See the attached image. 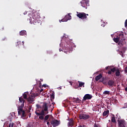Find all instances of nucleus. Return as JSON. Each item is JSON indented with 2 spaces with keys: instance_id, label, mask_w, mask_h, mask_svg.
Here are the masks:
<instances>
[{
  "instance_id": "obj_1",
  "label": "nucleus",
  "mask_w": 127,
  "mask_h": 127,
  "mask_svg": "<svg viewBox=\"0 0 127 127\" xmlns=\"http://www.w3.org/2000/svg\"><path fill=\"white\" fill-rule=\"evenodd\" d=\"M42 108L43 109L41 113H38L36 111L35 112V114L37 116H40L39 117V119L41 121L44 120V116L47 115L49 113V112H48V106H47V103H44Z\"/></svg>"
},
{
  "instance_id": "obj_2",
  "label": "nucleus",
  "mask_w": 127,
  "mask_h": 127,
  "mask_svg": "<svg viewBox=\"0 0 127 127\" xmlns=\"http://www.w3.org/2000/svg\"><path fill=\"white\" fill-rule=\"evenodd\" d=\"M29 20L31 24L40 23V16L38 15V13L33 14L32 17H30Z\"/></svg>"
},
{
  "instance_id": "obj_3",
  "label": "nucleus",
  "mask_w": 127,
  "mask_h": 127,
  "mask_svg": "<svg viewBox=\"0 0 127 127\" xmlns=\"http://www.w3.org/2000/svg\"><path fill=\"white\" fill-rule=\"evenodd\" d=\"M118 36V38H119V43L118 44L120 45V46H123L125 43H126L125 39L124 34H120Z\"/></svg>"
},
{
  "instance_id": "obj_4",
  "label": "nucleus",
  "mask_w": 127,
  "mask_h": 127,
  "mask_svg": "<svg viewBox=\"0 0 127 127\" xmlns=\"http://www.w3.org/2000/svg\"><path fill=\"white\" fill-rule=\"evenodd\" d=\"M118 125L119 127H126L127 126V123L126 120L120 119L118 120Z\"/></svg>"
},
{
  "instance_id": "obj_5",
  "label": "nucleus",
  "mask_w": 127,
  "mask_h": 127,
  "mask_svg": "<svg viewBox=\"0 0 127 127\" xmlns=\"http://www.w3.org/2000/svg\"><path fill=\"white\" fill-rule=\"evenodd\" d=\"M23 107L18 106V114L19 115L21 116L23 118L25 117V111L23 110Z\"/></svg>"
},
{
  "instance_id": "obj_6",
  "label": "nucleus",
  "mask_w": 127,
  "mask_h": 127,
  "mask_svg": "<svg viewBox=\"0 0 127 127\" xmlns=\"http://www.w3.org/2000/svg\"><path fill=\"white\" fill-rule=\"evenodd\" d=\"M67 43V44L65 47V49L67 51H64V53H66V54H67V52H69V53H70V52L72 51V50L73 49V48H72V45H71V42H68V43Z\"/></svg>"
},
{
  "instance_id": "obj_7",
  "label": "nucleus",
  "mask_w": 127,
  "mask_h": 127,
  "mask_svg": "<svg viewBox=\"0 0 127 127\" xmlns=\"http://www.w3.org/2000/svg\"><path fill=\"white\" fill-rule=\"evenodd\" d=\"M76 16L79 18H81V19H86L87 18V16H86V13L84 12H77Z\"/></svg>"
},
{
  "instance_id": "obj_8",
  "label": "nucleus",
  "mask_w": 127,
  "mask_h": 127,
  "mask_svg": "<svg viewBox=\"0 0 127 127\" xmlns=\"http://www.w3.org/2000/svg\"><path fill=\"white\" fill-rule=\"evenodd\" d=\"M79 118L80 120H89L90 116L89 115L86 114H81L79 115Z\"/></svg>"
},
{
  "instance_id": "obj_9",
  "label": "nucleus",
  "mask_w": 127,
  "mask_h": 127,
  "mask_svg": "<svg viewBox=\"0 0 127 127\" xmlns=\"http://www.w3.org/2000/svg\"><path fill=\"white\" fill-rule=\"evenodd\" d=\"M51 125L53 127H58L60 125V121L56 119L53 120L51 122Z\"/></svg>"
},
{
  "instance_id": "obj_10",
  "label": "nucleus",
  "mask_w": 127,
  "mask_h": 127,
  "mask_svg": "<svg viewBox=\"0 0 127 127\" xmlns=\"http://www.w3.org/2000/svg\"><path fill=\"white\" fill-rule=\"evenodd\" d=\"M72 18V17L71 15H70V14H68L67 15H66L65 17L62 20H60V22H64L66 21H68L69 19H71Z\"/></svg>"
},
{
  "instance_id": "obj_11",
  "label": "nucleus",
  "mask_w": 127,
  "mask_h": 127,
  "mask_svg": "<svg viewBox=\"0 0 127 127\" xmlns=\"http://www.w3.org/2000/svg\"><path fill=\"white\" fill-rule=\"evenodd\" d=\"M92 96L91 94H87L84 95L82 99L83 102L87 101V100H91L92 98Z\"/></svg>"
},
{
  "instance_id": "obj_12",
  "label": "nucleus",
  "mask_w": 127,
  "mask_h": 127,
  "mask_svg": "<svg viewBox=\"0 0 127 127\" xmlns=\"http://www.w3.org/2000/svg\"><path fill=\"white\" fill-rule=\"evenodd\" d=\"M80 3L82 7H84V8L87 9V7H88V6H87V0H83L82 1L80 2Z\"/></svg>"
},
{
  "instance_id": "obj_13",
  "label": "nucleus",
  "mask_w": 127,
  "mask_h": 127,
  "mask_svg": "<svg viewBox=\"0 0 127 127\" xmlns=\"http://www.w3.org/2000/svg\"><path fill=\"white\" fill-rule=\"evenodd\" d=\"M107 85L110 87H114L115 86V81L113 80H109L107 82Z\"/></svg>"
},
{
  "instance_id": "obj_14",
  "label": "nucleus",
  "mask_w": 127,
  "mask_h": 127,
  "mask_svg": "<svg viewBox=\"0 0 127 127\" xmlns=\"http://www.w3.org/2000/svg\"><path fill=\"white\" fill-rule=\"evenodd\" d=\"M27 100L28 102H29V103H32L34 102V97H33L32 95H30L28 97Z\"/></svg>"
},
{
  "instance_id": "obj_15",
  "label": "nucleus",
  "mask_w": 127,
  "mask_h": 127,
  "mask_svg": "<svg viewBox=\"0 0 127 127\" xmlns=\"http://www.w3.org/2000/svg\"><path fill=\"white\" fill-rule=\"evenodd\" d=\"M19 101L20 103H22L20 107H24V103H25V100L23 99L22 97H20L19 98Z\"/></svg>"
},
{
  "instance_id": "obj_16",
  "label": "nucleus",
  "mask_w": 127,
  "mask_h": 127,
  "mask_svg": "<svg viewBox=\"0 0 127 127\" xmlns=\"http://www.w3.org/2000/svg\"><path fill=\"white\" fill-rule=\"evenodd\" d=\"M73 125H74V121L72 119H70L67 124L68 127H73Z\"/></svg>"
},
{
  "instance_id": "obj_17",
  "label": "nucleus",
  "mask_w": 127,
  "mask_h": 127,
  "mask_svg": "<svg viewBox=\"0 0 127 127\" xmlns=\"http://www.w3.org/2000/svg\"><path fill=\"white\" fill-rule=\"evenodd\" d=\"M50 98H51V101L52 102H53L54 99H55V93H54V92H53L51 93V96H50Z\"/></svg>"
},
{
  "instance_id": "obj_18",
  "label": "nucleus",
  "mask_w": 127,
  "mask_h": 127,
  "mask_svg": "<svg viewBox=\"0 0 127 127\" xmlns=\"http://www.w3.org/2000/svg\"><path fill=\"white\" fill-rule=\"evenodd\" d=\"M103 77V75H102V74H99L97 76L95 77V81H98L101 78Z\"/></svg>"
},
{
  "instance_id": "obj_19",
  "label": "nucleus",
  "mask_w": 127,
  "mask_h": 127,
  "mask_svg": "<svg viewBox=\"0 0 127 127\" xmlns=\"http://www.w3.org/2000/svg\"><path fill=\"white\" fill-rule=\"evenodd\" d=\"M115 75H116V77H120V76L121 75V72H120V69H117Z\"/></svg>"
},
{
  "instance_id": "obj_20",
  "label": "nucleus",
  "mask_w": 127,
  "mask_h": 127,
  "mask_svg": "<svg viewBox=\"0 0 127 127\" xmlns=\"http://www.w3.org/2000/svg\"><path fill=\"white\" fill-rule=\"evenodd\" d=\"M19 34L21 36H24L26 35V31L25 30H22L19 32Z\"/></svg>"
},
{
  "instance_id": "obj_21",
  "label": "nucleus",
  "mask_w": 127,
  "mask_h": 127,
  "mask_svg": "<svg viewBox=\"0 0 127 127\" xmlns=\"http://www.w3.org/2000/svg\"><path fill=\"white\" fill-rule=\"evenodd\" d=\"M113 40H114V42H116V43H119V41H120L119 36H117L116 38H114L113 39Z\"/></svg>"
},
{
  "instance_id": "obj_22",
  "label": "nucleus",
  "mask_w": 127,
  "mask_h": 127,
  "mask_svg": "<svg viewBox=\"0 0 127 127\" xmlns=\"http://www.w3.org/2000/svg\"><path fill=\"white\" fill-rule=\"evenodd\" d=\"M109 114H110V111L106 110L103 112V117H106V116H107V115H109Z\"/></svg>"
},
{
  "instance_id": "obj_23",
  "label": "nucleus",
  "mask_w": 127,
  "mask_h": 127,
  "mask_svg": "<svg viewBox=\"0 0 127 127\" xmlns=\"http://www.w3.org/2000/svg\"><path fill=\"white\" fill-rule=\"evenodd\" d=\"M73 100L75 103H78V104H80L81 103V100L79 98H73Z\"/></svg>"
},
{
  "instance_id": "obj_24",
  "label": "nucleus",
  "mask_w": 127,
  "mask_h": 127,
  "mask_svg": "<svg viewBox=\"0 0 127 127\" xmlns=\"http://www.w3.org/2000/svg\"><path fill=\"white\" fill-rule=\"evenodd\" d=\"M78 83H79V86H77V87H84L85 86L84 85H85V83L84 82H82L81 81H78Z\"/></svg>"
},
{
  "instance_id": "obj_25",
  "label": "nucleus",
  "mask_w": 127,
  "mask_h": 127,
  "mask_svg": "<svg viewBox=\"0 0 127 127\" xmlns=\"http://www.w3.org/2000/svg\"><path fill=\"white\" fill-rule=\"evenodd\" d=\"M111 94V92L109 91L108 90H106L103 92V95H110Z\"/></svg>"
},
{
  "instance_id": "obj_26",
  "label": "nucleus",
  "mask_w": 127,
  "mask_h": 127,
  "mask_svg": "<svg viewBox=\"0 0 127 127\" xmlns=\"http://www.w3.org/2000/svg\"><path fill=\"white\" fill-rule=\"evenodd\" d=\"M49 117H50V115H46L45 118H44V122H46V121H48V119H49Z\"/></svg>"
},
{
  "instance_id": "obj_27",
  "label": "nucleus",
  "mask_w": 127,
  "mask_h": 127,
  "mask_svg": "<svg viewBox=\"0 0 127 127\" xmlns=\"http://www.w3.org/2000/svg\"><path fill=\"white\" fill-rule=\"evenodd\" d=\"M23 98L25 99V100H27V94H26V93H24L23 94Z\"/></svg>"
},
{
  "instance_id": "obj_28",
  "label": "nucleus",
  "mask_w": 127,
  "mask_h": 127,
  "mask_svg": "<svg viewBox=\"0 0 127 127\" xmlns=\"http://www.w3.org/2000/svg\"><path fill=\"white\" fill-rule=\"evenodd\" d=\"M111 72H112L113 73H115V72H116L117 69H116L115 67H114V68H111Z\"/></svg>"
},
{
  "instance_id": "obj_29",
  "label": "nucleus",
  "mask_w": 127,
  "mask_h": 127,
  "mask_svg": "<svg viewBox=\"0 0 127 127\" xmlns=\"http://www.w3.org/2000/svg\"><path fill=\"white\" fill-rule=\"evenodd\" d=\"M111 122L112 123H116V117H112Z\"/></svg>"
},
{
  "instance_id": "obj_30",
  "label": "nucleus",
  "mask_w": 127,
  "mask_h": 127,
  "mask_svg": "<svg viewBox=\"0 0 127 127\" xmlns=\"http://www.w3.org/2000/svg\"><path fill=\"white\" fill-rule=\"evenodd\" d=\"M94 127H101V126H100L98 124H95L93 126Z\"/></svg>"
},
{
  "instance_id": "obj_31",
  "label": "nucleus",
  "mask_w": 127,
  "mask_h": 127,
  "mask_svg": "<svg viewBox=\"0 0 127 127\" xmlns=\"http://www.w3.org/2000/svg\"><path fill=\"white\" fill-rule=\"evenodd\" d=\"M37 109H41V106L39 104L36 105Z\"/></svg>"
},
{
  "instance_id": "obj_32",
  "label": "nucleus",
  "mask_w": 127,
  "mask_h": 127,
  "mask_svg": "<svg viewBox=\"0 0 127 127\" xmlns=\"http://www.w3.org/2000/svg\"><path fill=\"white\" fill-rule=\"evenodd\" d=\"M125 27H127V19L125 21Z\"/></svg>"
},
{
  "instance_id": "obj_33",
  "label": "nucleus",
  "mask_w": 127,
  "mask_h": 127,
  "mask_svg": "<svg viewBox=\"0 0 127 127\" xmlns=\"http://www.w3.org/2000/svg\"><path fill=\"white\" fill-rule=\"evenodd\" d=\"M17 45H18V46L20 45L21 44V41H18V42H17Z\"/></svg>"
},
{
  "instance_id": "obj_34",
  "label": "nucleus",
  "mask_w": 127,
  "mask_h": 127,
  "mask_svg": "<svg viewBox=\"0 0 127 127\" xmlns=\"http://www.w3.org/2000/svg\"><path fill=\"white\" fill-rule=\"evenodd\" d=\"M108 74L109 75H112V71L109 70L108 72Z\"/></svg>"
},
{
  "instance_id": "obj_35",
  "label": "nucleus",
  "mask_w": 127,
  "mask_h": 127,
  "mask_svg": "<svg viewBox=\"0 0 127 127\" xmlns=\"http://www.w3.org/2000/svg\"><path fill=\"white\" fill-rule=\"evenodd\" d=\"M119 54H120V55H121L122 56H123L124 55V53H123V51H120L119 52Z\"/></svg>"
},
{
  "instance_id": "obj_36",
  "label": "nucleus",
  "mask_w": 127,
  "mask_h": 127,
  "mask_svg": "<svg viewBox=\"0 0 127 127\" xmlns=\"http://www.w3.org/2000/svg\"><path fill=\"white\" fill-rule=\"evenodd\" d=\"M78 127H86V125H82L78 126Z\"/></svg>"
},
{
  "instance_id": "obj_37",
  "label": "nucleus",
  "mask_w": 127,
  "mask_h": 127,
  "mask_svg": "<svg viewBox=\"0 0 127 127\" xmlns=\"http://www.w3.org/2000/svg\"><path fill=\"white\" fill-rule=\"evenodd\" d=\"M125 72H126V73H127V66L125 67Z\"/></svg>"
},
{
  "instance_id": "obj_38",
  "label": "nucleus",
  "mask_w": 127,
  "mask_h": 127,
  "mask_svg": "<svg viewBox=\"0 0 127 127\" xmlns=\"http://www.w3.org/2000/svg\"><path fill=\"white\" fill-rule=\"evenodd\" d=\"M109 68H111V66H107V67H106V70H109Z\"/></svg>"
},
{
  "instance_id": "obj_39",
  "label": "nucleus",
  "mask_w": 127,
  "mask_h": 127,
  "mask_svg": "<svg viewBox=\"0 0 127 127\" xmlns=\"http://www.w3.org/2000/svg\"><path fill=\"white\" fill-rule=\"evenodd\" d=\"M31 110V106H29V112H30V111Z\"/></svg>"
},
{
  "instance_id": "obj_40",
  "label": "nucleus",
  "mask_w": 127,
  "mask_h": 127,
  "mask_svg": "<svg viewBox=\"0 0 127 127\" xmlns=\"http://www.w3.org/2000/svg\"><path fill=\"white\" fill-rule=\"evenodd\" d=\"M47 124L48 126H50V123H49V122H48L47 123Z\"/></svg>"
},
{
  "instance_id": "obj_41",
  "label": "nucleus",
  "mask_w": 127,
  "mask_h": 127,
  "mask_svg": "<svg viewBox=\"0 0 127 127\" xmlns=\"http://www.w3.org/2000/svg\"><path fill=\"white\" fill-rule=\"evenodd\" d=\"M43 87H44V88H46V85L43 84Z\"/></svg>"
},
{
  "instance_id": "obj_42",
  "label": "nucleus",
  "mask_w": 127,
  "mask_h": 127,
  "mask_svg": "<svg viewBox=\"0 0 127 127\" xmlns=\"http://www.w3.org/2000/svg\"><path fill=\"white\" fill-rule=\"evenodd\" d=\"M52 105H53L54 106V105H55V103H54L53 101L52 102Z\"/></svg>"
},
{
  "instance_id": "obj_43",
  "label": "nucleus",
  "mask_w": 127,
  "mask_h": 127,
  "mask_svg": "<svg viewBox=\"0 0 127 127\" xmlns=\"http://www.w3.org/2000/svg\"><path fill=\"white\" fill-rule=\"evenodd\" d=\"M59 51H60V52H61V51H62V49H59Z\"/></svg>"
},
{
  "instance_id": "obj_44",
  "label": "nucleus",
  "mask_w": 127,
  "mask_h": 127,
  "mask_svg": "<svg viewBox=\"0 0 127 127\" xmlns=\"http://www.w3.org/2000/svg\"><path fill=\"white\" fill-rule=\"evenodd\" d=\"M125 91H126V92H127V87L125 88Z\"/></svg>"
},
{
  "instance_id": "obj_45",
  "label": "nucleus",
  "mask_w": 127,
  "mask_h": 127,
  "mask_svg": "<svg viewBox=\"0 0 127 127\" xmlns=\"http://www.w3.org/2000/svg\"><path fill=\"white\" fill-rule=\"evenodd\" d=\"M69 83H70V84L71 86H72V82L69 81Z\"/></svg>"
},
{
  "instance_id": "obj_46",
  "label": "nucleus",
  "mask_w": 127,
  "mask_h": 127,
  "mask_svg": "<svg viewBox=\"0 0 127 127\" xmlns=\"http://www.w3.org/2000/svg\"><path fill=\"white\" fill-rule=\"evenodd\" d=\"M42 91H43V89H41L40 92H42Z\"/></svg>"
},
{
  "instance_id": "obj_47",
  "label": "nucleus",
  "mask_w": 127,
  "mask_h": 127,
  "mask_svg": "<svg viewBox=\"0 0 127 127\" xmlns=\"http://www.w3.org/2000/svg\"><path fill=\"white\" fill-rule=\"evenodd\" d=\"M87 16H88V15H89V14H86V16H87Z\"/></svg>"
},
{
  "instance_id": "obj_48",
  "label": "nucleus",
  "mask_w": 127,
  "mask_h": 127,
  "mask_svg": "<svg viewBox=\"0 0 127 127\" xmlns=\"http://www.w3.org/2000/svg\"><path fill=\"white\" fill-rule=\"evenodd\" d=\"M22 43H23V44H24V42H22Z\"/></svg>"
},
{
  "instance_id": "obj_49",
  "label": "nucleus",
  "mask_w": 127,
  "mask_h": 127,
  "mask_svg": "<svg viewBox=\"0 0 127 127\" xmlns=\"http://www.w3.org/2000/svg\"><path fill=\"white\" fill-rule=\"evenodd\" d=\"M26 13H24V14H25Z\"/></svg>"
},
{
  "instance_id": "obj_50",
  "label": "nucleus",
  "mask_w": 127,
  "mask_h": 127,
  "mask_svg": "<svg viewBox=\"0 0 127 127\" xmlns=\"http://www.w3.org/2000/svg\"><path fill=\"white\" fill-rule=\"evenodd\" d=\"M38 112H39V110H38Z\"/></svg>"
}]
</instances>
